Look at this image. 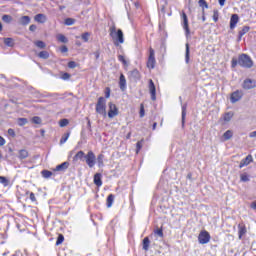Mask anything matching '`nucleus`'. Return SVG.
I'll return each mask as SVG.
<instances>
[{
  "label": "nucleus",
  "mask_w": 256,
  "mask_h": 256,
  "mask_svg": "<svg viewBox=\"0 0 256 256\" xmlns=\"http://www.w3.org/2000/svg\"><path fill=\"white\" fill-rule=\"evenodd\" d=\"M239 23V15L233 14L230 18V29H235Z\"/></svg>",
  "instance_id": "obj_15"
},
{
  "label": "nucleus",
  "mask_w": 256,
  "mask_h": 256,
  "mask_svg": "<svg viewBox=\"0 0 256 256\" xmlns=\"http://www.w3.org/2000/svg\"><path fill=\"white\" fill-rule=\"evenodd\" d=\"M19 125L23 126V125H27V119L26 118H19Z\"/></svg>",
  "instance_id": "obj_55"
},
{
  "label": "nucleus",
  "mask_w": 256,
  "mask_h": 256,
  "mask_svg": "<svg viewBox=\"0 0 256 256\" xmlns=\"http://www.w3.org/2000/svg\"><path fill=\"white\" fill-rule=\"evenodd\" d=\"M8 135H10V137H15V130H13V128H9Z\"/></svg>",
  "instance_id": "obj_56"
},
{
  "label": "nucleus",
  "mask_w": 256,
  "mask_h": 256,
  "mask_svg": "<svg viewBox=\"0 0 256 256\" xmlns=\"http://www.w3.org/2000/svg\"><path fill=\"white\" fill-rule=\"evenodd\" d=\"M87 121H88V123H87L88 129H91V120H89V118H87Z\"/></svg>",
  "instance_id": "obj_64"
},
{
  "label": "nucleus",
  "mask_w": 256,
  "mask_h": 256,
  "mask_svg": "<svg viewBox=\"0 0 256 256\" xmlns=\"http://www.w3.org/2000/svg\"><path fill=\"white\" fill-rule=\"evenodd\" d=\"M0 183L4 187H8L9 186V179H7V177H5V176H0Z\"/></svg>",
  "instance_id": "obj_31"
},
{
  "label": "nucleus",
  "mask_w": 256,
  "mask_h": 256,
  "mask_svg": "<svg viewBox=\"0 0 256 256\" xmlns=\"http://www.w3.org/2000/svg\"><path fill=\"white\" fill-rule=\"evenodd\" d=\"M237 65H239V60H237L236 58H233L231 61V67L233 69H235V67H237Z\"/></svg>",
  "instance_id": "obj_52"
},
{
  "label": "nucleus",
  "mask_w": 256,
  "mask_h": 256,
  "mask_svg": "<svg viewBox=\"0 0 256 256\" xmlns=\"http://www.w3.org/2000/svg\"><path fill=\"white\" fill-rule=\"evenodd\" d=\"M181 17L183 20L182 27L185 31V35L186 37H189V35H191V30L189 29V18H187V14L185 12H182Z\"/></svg>",
  "instance_id": "obj_7"
},
{
  "label": "nucleus",
  "mask_w": 256,
  "mask_h": 256,
  "mask_svg": "<svg viewBox=\"0 0 256 256\" xmlns=\"http://www.w3.org/2000/svg\"><path fill=\"white\" fill-rule=\"evenodd\" d=\"M61 79H63V81H67V80L71 79V74H69L67 72H62Z\"/></svg>",
  "instance_id": "obj_41"
},
{
  "label": "nucleus",
  "mask_w": 256,
  "mask_h": 256,
  "mask_svg": "<svg viewBox=\"0 0 256 256\" xmlns=\"http://www.w3.org/2000/svg\"><path fill=\"white\" fill-rule=\"evenodd\" d=\"M250 163H253V156L251 154L241 160L239 164V169H243V167H247V165H250Z\"/></svg>",
  "instance_id": "obj_13"
},
{
  "label": "nucleus",
  "mask_w": 256,
  "mask_h": 256,
  "mask_svg": "<svg viewBox=\"0 0 256 256\" xmlns=\"http://www.w3.org/2000/svg\"><path fill=\"white\" fill-rule=\"evenodd\" d=\"M244 235H247V226L241 222L238 224V238L243 239Z\"/></svg>",
  "instance_id": "obj_10"
},
{
  "label": "nucleus",
  "mask_w": 256,
  "mask_h": 256,
  "mask_svg": "<svg viewBox=\"0 0 256 256\" xmlns=\"http://www.w3.org/2000/svg\"><path fill=\"white\" fill-rule=\"evenodd\" d=\"M154 235H158V237H161V239H163V237H164L163 227L155 229Z\"/></svg>",
  "instance_id": "obj_35"
},
{
  "label": "nucleus",
  "mask_w": 256,
  "mask_h": 256,
  "mask_svg": "<svg viewBox=\"0 0 256 256\" xmlns=\"http://www.w3.org/2000/svg\"><path fill=\"white\" fill-rule=\"evenodd\" d=\"M242 87H243V89H247V90L255 89L256 82H255V80L246 79V80H244Z\"/></svg>",
  "instance_id": "obj_14"
},
{
  "label": "nucleus",
  "mask_w": 256,
  "mask_h": 256,
  "mask_svg": "<svg viewBox=\"0 0 256 256\" xmlns=\"http://www.w3.org/2000/svg\"><path fill=\"white\" fill-rule=\"evenodd\" d=\"M104 159H105V155L104 154H99L97 156L98 167H104L105 166Z\"/></svg>",
  "instance_id": "obj_25"
},
{
  "label": "nucleus",
  "mask_w": 256,
  "mask_h": 256,
  "mask_svg": "<svg viewBox=\"0 0 256 256\" xmlns=\"http://www.w3.org/2000/svg\"><path fill=\"white\" fill-rule=\"evenodd\" d=\"M29 31H32V32L37 31V25H35V24L30 25Z\"/></svg>",
  "instance_id": "obj_57"
},
{
  "label": "nucleus",
  "mask_w": 256,
  "mask_h": 256,
  "mask_svg": "<svg viewBox=\"0 0 256 256\" xmlns=\"http://www.w3.org/2000/svg\"><path fill=\"white\" fill-rule=\"evenodd\" d=\"M240 180L243 182V183H247V181H249V175L247 173H243L240 175Z\"/></svg>",
  "instance_id": "obj_39"
},
{
  "label": "nucleus",
  "mask_w": 256,
  "mask_h": 256,
  "mask_svg": "<svg viewBox=\"0 0 256 256\" xmlns=\"http://www.w3.org/2000/svg\"><path fill=\"white\" fill-rule=\"evenodd\" d=\"M60 50H61V53H67V51H69L67 46H62Z\"/></svg>",
  "instance_id": "obj_60"
},
{
  "label": "nucleus",
  "mask_w": 256,
  "mask_h": 256,
  "mask_svg": "<svg viewBox=\"0 0 256 256\" xmlns=\"http://www.w3.org/2000/svg\"><path fill=\"white\" fill-rule=\"evenodd\" d=\"M119 87L121 91H125L127 89V79L125 78L124 74H120Z\"/></svg>",
  "instance_id": "obj_16"
},
{
  "label": "nucleus",
  "mask_w": 256,
  "mask_h": 256,
  "mask_svg": "<svg viewBox=\"0 0 256 256\" xmlns=\"http://www.w3.org/2000/svg\"><path fill=\"white\" fill-rule=\"evenodd\" d=\"M155 63H157V61L155 60V50L150 47L149 48V57L147 60L148 69H155Z\"/></svg>",
  "instance_id": "obj_6"
},
{
  "label": "nucleus",
  "mask_w": 256,
  "mask_h": 256,
  "mask_svg": "<svg viewBox=\"0 0 256 256\" xmlns=\"http://www.w3.org/2000/svg\"><path fill=\"white\" fill-rule=\"evenodd\" d=\"M148 89L150 91L152 101H156L157 100V88L155 87V83L151 79L149 80Z\"/></svg>",
  "instance_id": "obj_8"
},
{
  "label": "nucleus",
  "mask_w": 256,
  "mask_h": 256,
  "mask_svg": "<svg viewBox=\"0 0 256 256\" xmlns=\"http://www.w3.org/2000/svg\"><path fill=\"white\" fill-rule=\"evenodd\" d=\"M71 136V132H67L65 133L61 139H60V145H64V143H67V140L69 139V137Z\"/></svg>",
  "instance_id": "obj_28"
},
{
  "label": "nucleus",
  "mask_w": 256,
  "mask_h": 256,
  "mask_svg": "<svg viewBox=\"0 0 256 256\" xmlns=\"http://www.w3.org/2000/svg\"><path fill=\"white\" fill-rule=\"evenodd\" d=\"M66 169H69V162H63L57 165L54 171H65Z\"/></svg>",
  "instance_id": "obj_23"
},
{
  "label": "nucleus",
  "mask_w": 256,
  "mask_h": 256,
  "mask_svg": "<svg viewBox=\"0 0 256 256\" xmlns=\"http://www.w3.org/2000/svg\"><path fill=\"white\" fill-rule=\"evenodd\" d=\"M251 30V27L249 26H244L242 29L238 32V41H241L243 39V35H246V33H249Z\"/></svg>",
  "instance_id": "obj_18"
},
{
  "label": "nucleus",
  "mask_w": 256,
  "mask_h": 256,
  "mask_svg": "<svg viewBox=\"0 0 256 256\" xmlns=\"http://www.w3.org/2000/svg\"><path fill=\"white\" fill-rule=\"evenodd\" d=\"M111 97V88L106 87L105 88V98L104 99H109Z\"/></svg>",
  "instance_id": "obj_50"
},
{
  "label": "nucleus",
  "mask_w": 256,
  "mask_h": 256,
  "mask_svg": "<svg viewBox=\"0 0 256 256\" xmlns=\"http://www.w3.org/2000/svg\"><path fill=\"white\" fill-rule=\"evenodd\" d=\"M206 17H205V9H202V21L205 22L206 21Z\"/></svg>",
  "instance_id": "obj_61"
},
{
  "label": "nucleus",
  "mask_w": 256,
  "mask_h": 256,
  "mask_svg": "<svg viewBox=\"0 0 256 256\" xmlns=\"http://www.w3.org/2000/svg\"><path fill=\"white\" fill-rule=\"evenodd\" d=\"M149 245H151V241L149 237H145L142 242V248L144 251H149Z\"/></svg>",
  "instance_id": "obj_24"
},
{
  "label": "nucleus",
  "mask_w": 256,
  "mask_h": 256,
  "mask_svg": "<svg viewBox=\"0 0 256 256\" xmlns=\"http://www.w3.org/2000/svg\"><path fill=\"white\" fill-rule=\"evenodd\" d=\"M83 159H85V152H83V150H80L76 153V155L72 158V163L74 165H77V163H79V161H83Z\"/></svg>",
  "instance_id": "obj_12"
},
{
  "label": "nucleus",
  "mask_w": 256,
  "mask_h": 256,
  "mask_svg": "<svg viewBox=\"0 0 256 256\" xmlns=\"http://www.w3.org/2000/svg\"><path fill=\"white\" fill-rule=\"evenodd\" d=\"M114 201H115V195L109 194L106 199V207H108V209L113 207Z\"/></svg>",
  "instance_id": "obj_20"
},
{
  "label": "nucleus",
  "mask_w": 256,
  "mask_h": 256,
  "mask_svg": "<svg viewBox=\"0 0 256 256\" xmlns=\"http://www.w3.org/2000/svg\"><path fill=\"white\" fill-rule=\"evenodd\" d=\"M128 79H130V81H139L141 79V72L137 69L130 71Z\"/></svg>",
  "instance_id": "obj_11"
},
{
  "label": "nucleus",
  "mask_w": 256,
  "mask_h": 256,
  "mask_svg": "<svg viewBox=\"0 0 256 256\" xmlns=\"http://www.w3.org/2000/svg\"><path fill=\"white\" fill-rule=\"evenodd\" d=\"M251 209H254L256 211V201L251 203Z\"/></svg>",
  "instance_id": "obj_62"
},
{
  "label": "nucleus",
  "mask_w": 256,
  "mask_h": 256,
  "mask_svg": "<svg viewBox=\"0 0 256 256\" xmlns=\"http://www.w3.org/2000/svg\"><path fill=\"white\" fill-rule=\"evenodd\" d=\"M36 47H38L39 49H45L46 45L45 42L38 40L35 42Z\"/></svg>",
  "instance_id": "obj_40"
},
{
  "label": "nucleus",
  "mask_w": 256,
  "mask_h": 256,
  "mask_svg": "<svg viewBox=\"0 0 256 256\" xmlns=\"http://www.w3.org/2000/svg\"><path fill=\"white\" fill-rule=\"evenodd\" d=\"M84 159L86 161V165H88L90 169H93V167H95V161L97 158L93 151H88L87 154L84 156Z\"/></svg>",
  "instance_id": "obj_5"
},
{
  "label": "nucleus",
  "mask_w": 256,
  "mask_h": 256,
  "mask_svg": "<svg viewBox=\"0 0 256 256\" xmlns=\"http://www.w3.org/2000/svg\"><path fill=\"white\" fill-rule=\"evenodd\" d=\"M2 21H4V23H11L13 21V17L11 15L4 14L2 16Z\"/></svg>",
  "instance_id": "obj_33"
},
{
  "label": "nucleus",
  "mask_w": 256,
  "mask_h": 256,
  "mask_svg": "<svg viewBox=\"0 0 256 256\" xmlns=\"http://www.w3.org/2000/svg\"><path fill=\"white\" fill-rule=\"evenodd\" d=\"M140 117H145V106L143 104L140 105Z\"/></svg>",
  "instance_id": "obj_54"
},
{
  "label": "nucleus",
  "mask_w": 256,
  "mask_h": 256,
  "mask_svg": "<svg viewBox=\"0 0 256 256\" xmlns=\"http://www.w3.org/2000/svg\"><path fill=\"white\" fill-rule=\"evenodd\" d=\"M94 55H95V59H99V57H101V52L97 50L96 52H94Z\"/></svg>",
  "instance_id": "obj_59"
},
{
  "label": "nucleus",
  "mask_w": 256,
  "mask_h": 256,
  "mask_svg": "<svg viewBox=\"0 0 256 256\" xmlns=\"http://www.w3.org/2000/svg\"><path fill=\"white\" fill-rule=\"evenodd\" d=\"M67 125H69V120L68 119H61L60 121H59V126L60 127H67Z\"/></svg>",
  "instance_id": "obj_43"
},
{
  "label": "nucleus",
  "mask_w": 256,
  "mask_h": 256,
  "mask_svg": "<svg viewBox=\"0 0 256 256\" xmlns=\"http://www.w3.org/2000/svg\"><path fill=\"white\" fill-rule=\"evenodd\" d=\"M65 241V236L63 234H58L57 240H56V246H59Z\"/></svg>",
  "instance_id": "obj_36"
},
{
  "label": "nucleus",
  "mask_w": 256,
  "mask_h": 256,
  "mask_svg": "<svg viewBox=\"0 0 256 256\" xmlns=\"http://www.w3.org/2000/svg\"><path fill=\"white\" fill-rule=\"evenodd\" d=\"M32 123H35V125H40L41 118L39 116H35L32 118Z\"/></svg>",
  "instance_id": "obj_49"
},
{
  "label": "nucleus",
  "mask_w": 256,
  "mask_h": 256,
  "mask_svg": "<svg viewBox=\"0 0 256 256\" xmlns=\"http://www.w3.org/2000/svg\"><path fill=\"white\" fill-rule=\"evenodd\" d=\"M243 98V91L236 90L230 95V101L231 103H237V101H241Z\"/></svg>",
  "instance_id": "obj_9"
},
{
  "label": "nucleus",
  "mask_w": 256,
  "mask_h": 256,
  "mask_svg": "<svg viewBox=\"0 0 256 256\" xmlns=\"http://www.w3.org/2000/svg\"><path fill=\"white\" fill-rule=\"evenodd\" d=\"M220 7H223L225 5V0H218Z\"/></svg>",
  "instance_id": "obj_63"
},
{
  "label": "nucleus",
  "mask_w": 256,
  "mask_h": 256,
  "mask_svg": "<svg viewBox=\"0 0 256 256\" xmlns=\"http://www.w3.org/2000/svg\"><path fill=\"white\" fill-rule=\"evenodd\" d=\"M27 157H29V151L25 150V149H21L18 152V158L23 161V159H27Z\"/></svg>",
  "instance_id": "obj_21"
},
{
  "label": "nucleus",
  "mask_w": 256,
  "mask_h": 256,
  "mask_svg": "<svg viewBox=\"0 0 256 256\" xmlns=\"http://www.w3.org/2000/svg\"><path fill=\"white\" fill-rule=\"evenodd\" d=\"M187 115V106L182 107V122L185 123V116Z\"/></svg>",
  "instance_id": "obj_47"
},
{
  "label": "nucleus",
  "mask_w": 256,
  "mask_h": 256,
  "mask_svg": "<svg viewBox=\"0 0 256 256\" xmlns=\"http://www.w3.org/2000/svg\"><path fill=\"white\" fill-rule=\"evenodd\" d=\"M211 241V234L207 230L200 231L198 235V243L200 245H207Z\"/></svg>",
  "instance_id": "obj_4"
},
{
  "label": "nucleus",
  "mask_w": 256,
  "mask_h": 256,
  "mask_svg": "<svg viewBox=\"0 0 256 256\" xmlns=\"http://www.w3.org/2000/svg\"><path fill=\"white\" fill-rule=\"evenodd\" d=\"M95 111L97 115H101L104 117H108V119H114V117H117L119 115V108L117 105L113 102L108 103V112H107V100H105V97L101 96L98 98Z\"/></svg>",
  "instance_id": "obj_1"
},
{
  "label": "nucleus",
  "mask_w": 256,
  "mask_h": 256,
  "mask_svg": "<svg viewBox=\"0 0 256 256\" xmlns=\"http://www.w3.org/2000/svg\"><path fill=\"white\" fill-rule=\"evenodd\" d=\"M56 39H57V41H59V43H68V39H67V37H65V35H63V34H58V35H56Z\"/></svg>",
  "instance_id": "obj_27"
},
{
  "label": "nucleus",
  "mask_w": 256,
  "mask_h": 256,
  "mask_svg": "<svg viewBox=\"0 0 256 256\" xmlns=\"http://www.w3.org/2000/svg\"><path fill=\"white\" fill-rule=\"evenodd\" d=\"M109 35L114 40L115 47H119V45L125 43V38L123 37V30L118 29L115 26L110 27Z\"/></svg>",
  "instance_id": "obj_2"
},
{
  "label": "nucleus",
  "mask_w": 256,
  "mask_h": 256,
  "mask_svg": "<svg viewBox=\"0 0 256 256\" xmlns=\"http://www.w3.org/2000/svg\"><path fill=\"white\" fill-rule=\"evenodd\" d=\"M69 69H75L77 67V63L75 61L68 62Z\"/></svg>",
  "instance_id": "obj_53"
},
{
  "label": "nucleus",
  "mask_w": 256,
  "mask_h": 256,
  "mask_svg": "<svg viewBox=\"0 0 256 256\" xmlns=\"http://www.w3.org/2000/svg\"><path fill=\"white\" fill-rule=\"evenodd\" d=\"M4 43L5 45H7V47H13V45H15V42H13V38L4 39Z\"/></svg>",
  "instance_id": "obj_37"
},
{
  "label": "nucleus",
  "mask_w": 256,
  "mask_h": 256,
  "mask_svg": "<svg viewBox=\"0 0 256 256\" xmlns=\"http://www.w3.org/2000/svg\"><path fill=\"white\" fill-rule=\"evenodd\" d=\"M91 36V34H89V32H86V33H83L82 35H81V38H82V40L85 42V43H87V41H89V37Z\"/></svg>",
  "instance_id": "obj_45"
},
{
  "label": "nucleus",
  "mask_w": 256,
  "mask_h": 256,
  "mask_svg": "<svg viewBox=\"0 0 256 256\" xmlns=\"http://www.w3.org/2000/svg\"><path fill=\"white\" fill-rule=\"evenodd\" d=\"M5 143H6L5 138H3V136H0V147H3Z\"/></svg>",
  "instance_id": "obj_58"
},
{
  "label": "nucleus",
  "mask_w": 256,
  "mask_h": 256,
  "mask_svg": "<svg viewBox=\"0 0 256 256\" xmlns=\"http://www.w3.org/2000/svg\"><path fill=\"white\" fill-rule=\"evenodd\" d=\"M213 21L214 23H217V21H219V11L214 10L213 12Z\"/></svg>",
  "instance_id": "obj_46"
},
{
  "label": "nucleus",
  "mask_w": 256,
  "mask_h": 256,
  "mask_svg": "<svg viewBox=\"0 0 256 256\" xmlns=\"http://www.w3.org/2000/svg\"><path fill=\"white\" fill-rule=\"evenodd\" d=\"M118 61H120V63H123V65H127V60L125 59V56H123V55L118 56Z\"/></svg>",
  "instance_id": "obj_51"
},
{
  "label": "nucleus",
  "mask_w": 256,
  "mask_h": 256,
  "mask_svg": "<svg viewBox=\"0 0 256 256\" xmlns=\"http://www.w3.org/2000/svg\"><path fill=\"white\" fill-rule=\"evenodd\" d=\"M36 23H45L47 21V16L45 14H37L34 17Z\"/></svg>",
  "instance_id": "obj_19"
},
{
  "label": "nucleus",
  "mask_w": 256,
  "mask_h": 256,
  "mask_svg": "<svg viewBox=\"0 0 256 256\" xmlns=\"http://www.w3.org/2000/svg\"><path fill=\"white\" fill-rule=\"evenodd\" d=\"M190 61V51H189V43L186 44V53H185V63L189 64Z\"/></svg>",
  "instance_id": "obj_32"
},
{
  "label": "nucleus",
  "mask_w": 256,
  "mask_h": 256,
  "mask_svg": "<svg viewBox=\"0 0 256 256\" xmlns=\"http://www.w3.org/2000/svg\"><path fill=\"white\" fill-rule=\"evenodd\" d=\"M26 195L30 196V200L35 203L37 201V198L35 197V193L33 192H27Z\"/></svg>",
  "instance_id": "obj_48"
},
{
  "label": "nucleus",
  "mask_w": 256,
  "mask_h": 256,
  "mask_svg": "<svg viewBox=\"0 0 256 256\" xmlns=\"http://www.w3.org/2000/svg\"><path fill=\"white\" fill-rule=\"evenodd\" d=\"M198 5L202 7L203 9H209V4H207V1L205 0H199Z\"/></svg>",
  "instance_id": "obj_38"
},
{
  "label": "nucleus",
  "mask_w": 256,
  "mask_h": 256,
  "mask_svg": "<svg viewBox=\"0 0 256 256\" xmlns=\"http://www.w3.org/2000/svg\"><path fill=\"white\" fill-rule=\"evenodd\" d=\"M20 21L22 25H29L31 23V18L29 16H22Z\"/></svg>",
  "instance_id": "obj_30"
},
{
  "label": "nucleus",
  "mask_w": 256,
  "mask_h": 256,
  "mask_svg": "<svg viewBox=\"0 0 256 256\" xmlns=\"http://www.w3.org/2000/svg\"><path fill=\"white\" fill-rule=\"evenodd\" d=\"M102 177L101 173H96L94 175V185H96V187H101L103 185V180H101Z\"/></svg>",
  "instance_id": "obj_17"
},
{
  "label": "nucleus",
  "mask_w": 256,
  "mask_h": 256,
  "mask_svg": "<svg viewBox=\"0 0 256 256\" xmlns=\"http://www.w3.org/2000/svg\"><path fill=\"white\" fill-rule=\"evenodd\" d=\"M235 113L233 112H226L223 117H222V120L225 122V123H229V121H231L234 117Z\"/></svg>",
  "instance_id": "obj_22"
},
{
  "label": "nucleus",
  "mask_w": 256,
  "mask_h": 256,
  "mask_svg": "<svg viewBox=\"0 0 256 256\" xmlns=\"http://www.w3.org/2000/svg\"><path fill=\"white\" fill-rule=\"evenodd\" d=\"M64 23H65V25H68V26L75 25V19H73V18H66Z\"/></svg>",
  "instance_id": "obj_42"
},
{
  "label": "nucleus",
  "mask_w": 256,
  "mask_h": 256,
  "mask_svg": "<svg viewBox=\"0 0 256 256\" xmlns=\"http://www.w3.org/2000/svg\"><path fill=\"white\" fill-rule=\"evenodd\" d=\"M233 137V131L231 130H227L224 134H223V139L224 141H229V139H231Z\"/></svg>",
  "instance_id": "obj_29"
},
{
  "label": "nucleus",
  "mask_w": 256,
  "mask_h": 256,
  "mask_svg": "<svg viewBox=\"0 0 256 256\" xmlns=\"http://www.w3.org/2000/svg\"><path fill=\"white\" fill-rule=\"evenodd\" d=\"M41 175L44 177V179H50V177H53V172L49 170H42Z\"/></svg>",
  "instance_id": "obj_26"
},
{
  "label": "nucleus",
  "mask_w": 256,
  "mask_h": 256,
  "mask_svg": "<svg viewBox=\"0 0 256 256\" xmlns=\"http://www.w3.org/2000/svg\"><path fill=\"white\" fill-rule=\"evenodd\" d=\"M238 65L246 69H251V67H253V60H251V57H249V55L241 54L238 57Z\"/></svg>",
  "instance_id": "obj_3"
},
{
  "label": "nucleus",
  "mask_w": 256,
  "mask_h": 256,
  "mask_svg": "<svg viewBox=\"0 0 256 256\" xmlns=\"http://www.w3.org/2000/svg\"><path fill=\"white\" fill-rule=\"evenodd\" d=\"M38 57L40 59H49V52L41 51V52H39Z\"/></svg>",
  "instance_id": "obj_34"
},
{
  "label": "nucleus",
  "mask_w": 256,
  "mask_h": 256,
  "mask_svg": "<svg viewBox=\"0 0 256 256\" xmlns=\"http://www.w3.org/2000/svg\"><path fill=\"white\" fill-rule=\"evenodd\" d=\"M143 148V140H140L136 143V153H139L141 149Z\"/></svg>",
  "instance_id": "obj_44"
}]
</instances>
